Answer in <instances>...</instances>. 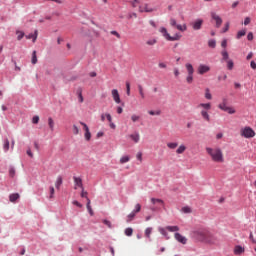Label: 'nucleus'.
<instances>
[{
    "label": "nucleus",
    "mask_w": 256,
    "mask_h": 256,
    "mask_svg": "<svg viewBox=\"0 0 256 256\" xmlns=\"http://www.w3.org/2000/svg\"><path fill=\"white\" fill-rule=\"evenodd\" d=\"M234 66H235V64L233 63V60L227 61V69H229V71H232Z\"/></svg>",
    "instance_id": "nucleus-37"
},
{
    "label": "nucleus",
    "mask_w": 256,
    "mask_h": 256,
    "mask_svg": "<svg viewBox=\"0 0 256 256\" xmlns=\"http://www.w3.org/2000/svg\"><path fill=\"white\" fill-rule=\"evenodd\" d=\"M170 25L171 27H175L178 31H181L184 33V31H187V24H177V20L175 18L170 19Z\"/></svg>",
    "instance_id": "nucleus-6"
},
{
    "label": "nucleus",
    "mask_w": 256,
    "mask_h": 256,
    "mask_svg": "<svg viewBox=\"0 0 256 256\" xmlns=\"http://www.w3.org/2000/svg\"><path fill=\"white\" fill-rule=\"evenodd\" d=\"M146 45L149 47H153V45H157V39H149L146 41Z\"/></svg>",
    "instance_id": "nucleus-33"
},
{
    "label": "nucleus",
    "mask_w": 256,
    "mask_h": 256,
    "mask_svg": "<svg viewBox=\"0 0 256 256\" xmlns=\"http://www.w3.org/2000/svg\"><path fill=\"white\" fill-rule=\"evenodd\" d=\"M153 233V228L152 227H148L145 229L144 235L146 237V239H151V234Z\"/></svg>",
    "instance_id": "nucleus-23"
},
{
    "label": "nucleus",
    "mask_w": 256,
    "mask_h": 256,
    "mask_svg": "<svg viewBox=\"0 0 256 256\" xmlns=\"http://www.w3.org/2000/svg\"><path fill=\"white\" fill-rule=\"evenodd\" d=\"M174 237L178 243H181L182 245H187V238L180 233H175Z\"/></svg>",
    "instance_id": "nucleus-11"
},
{
    "label": "nucleus",
    "mask_w": 256,
    "mask_h": 256,
    "mask_svg": "<svg viewBox=\"0 0 256 256\" xmlns=\"http://www.w3.org/2000/svg\"><path fill=\"white\" fill-rule=\"evenodd\" d=\"M74 183H75V189H77V187H80V189H83V180L79 177H74Z\"/></svg>",
    "instance_id": "nucleus-17"
},
{
    "label": "nucleus",
    "mask_w": 256,
    "mask_h": 256,
    "mask_svg": "<svg viewBox=\"0 0 256 256\" xmlns=\"http://www.w3.org/2000/svg\"><path fill=\"white\" fill-rule=\"evenodd\" d=\"M81 197L85 198L86 200L89 199V197H87V192L83 188L81 192Z\"/></svg>",
    "instance_id": "nucleus-60"
},
{
    "label": "nucleus",
    "mask_w": 256,
    "mask_h": 256,
    "mask_svg": "<svg viewBox=\"0 0 256 256\" xmlns=\"http://www.w3.org/2000/svg\"><path fill=\"white\" fill-rule=\"evenodd\" d=\"M138 93L140 95V99L142 101H144V99H145V89L143 88L142 85H138Z\"/></svg>",
    "instance_id": "nucleus-20"
},
{
    "label": "nucleus",
    "mask_w": 256,
    "mask_h": 256,
    "mask_svg": "<svg viewBox=\"0 0 256 256\" xmlns=\"http://www.w3.org/2000/svg\"><path fill=\"white\" fill-rule=\"evenodd\" d=\"M158 67H159L160 69H167V64H166L165 62H159V63H158Z\"/></svg>",
    "instance_id": "nucleus-52"
},
{
    "label": "nucleus",
    "mask_w": 256,
    "mask_h": 256,
    "mask_svg": "<svg viewBox=\"0 0 256 256\" xmlns=\"http://www.w3.org/2000/svg\"><path fill=\"white\" fill-rule=\"evenodd\" d=\"M19 199V193H14L9 196V200L11 203H15Z\"/></svg>",
    "instance_id": "nucleus-27"
},
{
    "label": "nucleus",
    "mask_w": 256,
    "mask_h": 256,
    "mask_svg": "<svg viewBox=\"0 0 256 256\" xmlns=\"http://www.w3.org/2000/svg\"><path fill=\"white\" fill-rule=\"evenodd\" d=\"M141 211V204H136L135 210H133L134 213H139Z\"/></svg>",
    "instance_id": "nucleus-53"
},
{
    "label": "nucleus",
    "mask_w": 256,
    "mask_h": 256,
    "mask_svg": "<svg viewBox=\"0 0 256 256\" xmlns=\"http://www.w3.org/2000/svg\"><path fill=\"white\" fill-rule=\"evenodd\" d=\"M9 175H10V177H15V168L9 169Z\"/></svg>",
    "instance_id": "nucleus-58"
},
{
    "label": "nucleus",
    "mask_w": 256,
    "mask_h": 256,
    "mask_svg": "<svg viewBox=\"0 0 256 256\" xmlns=\"http://www.w3.org/2000/svg\"><path fill=\"white\" fill-rule=\"evenodd\" d=\"M125 235L127 237H131V235H133V228H126L125 229Z\"/></svg>",
    "instance_id": "nucleus-39"
},
{
    "label": "nucleus",
    "mask_w": 256,
    "mask_h": 256,
    "mask_svg": "<svg viewBox=\"0 0 256 256\" xmlns=\"http://www.w3.org/2000/svg\"><path fill=\"white\" fill-rule=\"evenodd\" d=\"M197 109H201L200 115L204 121H211V116L209 115V111H211V103H200L197 105Z\"/></svg>",
    "instance_id": "nucleus-3"
},
{
    "label": "nucleus",
    "mask_w": 256,
    "mask_h": 256,
    "mask_svg": "<svg viewBox=\"0 0 256 256\" xmlns=\"http://www.w3.org/2000/svg\"><path fill=\"white\" fill-rule=\"evenodd\" d=\"M247 34V30H240L238 31L237 35H236V39H241V37H245V35Z\"/></svg>",
    "instance_id": "nucleus-30"
},
{
    "label": "nucleus",
    "mask_w": 256,
    "mask_h": 256,
    "mask_svg": "<svg viewBox=\"0 0 256 256\" xmlns=\"http://www.w3.org/2000/svg\"><path fill=\"white\" fill-rule=\"evenodd\" d=\"M186 82L188 84H191L193 83V74H188L187 77H186Z\"/></svg>",
    "instance_id": "nucleus-44"
},
{
    "label": "nucleus",
    "mask_w": 256,
    "mask_h": 256,
    "mask_svg": "<svg viewBox=\"0 0 256 256\" xmlns=\"http://www.w3.org/2000/svg\"><path fill=\"white\" fill-rule=\"evenodd\" d=\"M16 35H17V40L21 41V39L25 37V32L17 30Z\"/></svg>",
    "instance_id": "nucleus-32"
},
{
    "label": "nucleus",
    "mask_w": 256,
    "mask_h": 256,
    "mask_svg": "<svg viewBox=\"0 0 256 256\" xmlns=\"http://www.w3.org/2000/svg\"><path fill=\"white\" fill-rule=\"evenodd\" d=\"M72 131L74 135H79V127H77V125H73Z\"/></svg>",
    "instance_id": "nucleus-47"
},
{
    "label": "nucleus",
    "mask_w": 256,
    "mask_h": 256,
    "mask_svg": "<svg viewBox=\"0 0 256 256\" xmlns=\"http://www.w3.org/2000/svg\"><path fill=\"white\" fill-rule=\"evenodd\" d=\"M76 207H79L80 209H81V207H83V204H81L79 201H77V200H74L73 202H72Z\"/></svg>",
    "instance_id": "nucleus-57"
},
{
    "label": "nucleus",
    "mask_w": 256,
    "mask_h": 256,
    "mask_svg": "<svg viewBox=\"0 0 256 256\" xmlns=\"http://www.w3.org/2000/svg\"><path fill=\"white\" fill-rule=\"evenodd\" d=\"M249 23H251V18L250 17H246L244 19V25H249Z\"/></svg>",
    "instance_id": "nucleus-62"
},
{
    "label": "nucleus",
    "mask_w": 256,
    "mask_h": 256,
    "mask_svg": "<svg viewBox=\"0 0 256 256\" xmlns=\"http://www.w3.org/2000/svg\"><path fill=\"white\" fill-rule=\"evenodd\" d=\"M129 139L133 141V143H139L141 141V134L139 132L135 131L134 133L129 135Z\"/></svg>",
    "instance_id": "nucleus-12"
},
{
    "label": "nucleus",
    "mask_w": 256,
    "mask_h": 256,
    "mask_svg": "<svg viewBox=\"0 0 256 256\" xmlns=\"http://www.w3.org/2000/svg\"><path fill=\"white\" fill-rule=\"evenodd\" d=\"M209 71H211V67L205 64H200L197 69L198 75H205V73H209Z\"/></svg>",
    "instance_id": "nucleus-7"
},
{
    "label": "nucleus",
    "mask_w": 256,
    "mask_h": 256,
    "mask_svg": "<svg viewBox=\"0 0 256 256\" xmlns=\"http://www.w3.org/2000/svg\"><path fill=\"white\" fill-rule=\"evenodd\" d=\"M247 39H248V41H253V33H248V35H247Z\"/></svg>",
    "instance_id": "nucleus-64"
},
{
    "label": "nucleus",
    "mask_w": 256,
    "mask_h": 256,
    "mask_svg": "<svg viewBox=\"0 0 256 256\" xmlns=\"http://www.w3.org/2000/svg\"><path fill=\"white\" fill-rule=\"evenodd\" d=\"M185 68H186V71H187L188 75H194V73H195V68H193V64H191V63H186V64H185Z\"/></svg>",
    "instance_id": "nucleus-15"
},
{
    "label": "nucleus",
    "mask_w": 256,
    "mask_h": 256,
    "mask_svg": "<svg viewBox=\"0 0 256 256\" xmlns=\"http://www.w3.org/2000/svg\"><path fill=\"white\" fill-rule=\"evenodd\" d=\"M242 253H245V248L240 245L235 246L234 255H242Z\"/></svg>",
    "instance_id": "nucleus-19"
},
{
    "label": "nucleus",
    "mask_w": 256,
    "mask_h": 256,
    "mask_svg": "<svg viewBox=\"0 0 256 256\" xmlns=\"http://www.w3.org/2000/svg\"><path fill=\"white\" fill-rule=\"evenodd\" d=\"M32 123H34V125H37V123H39V116H34L32 119Z\"/></svg>",
    "instance_id": "nucleus-59"
},
{
    "label": "nucleus",
    "mask_w": 256,
    "mask_h": 256,
    "mask_svg": "<svg viewBox=\"0 0 256 256\" xmlns=\"http://www.w3.org/2000/svg\"><path fill=\"white\" fill-rule=\"evenodd\" d=\"M49 189H50V196H49V198L53 199V197H55V188L53 186H50Z\"/></svg>",
    "instance_id": "nucleus-42"
},
{
    "label": "nucleus",
    "mask_w": 256,
    "mask_h": 256,
    "mask_svg": "<svg viewBox=\"0 0 256 256\" xmlns=\"http://www.w3.org/2000/svg\"><path fill=\"white\" fill-rule=\"evenodd\" d=\"M80 125H82L85 133L89 132V126H87V124H85L84 122H80Z\"/></svg>",
    "instance_id": "nucleus-50"
},
{
    "label": "nucleus",
    "mask_w": 256,
    "mask_h": 256,
    "mask_svg": "<svg viewBox=\"0 0 256 256\" xmlns=\"http://www.w3.org/2000/svg\"><path fill=\"white\" fill-rule=\"evenodd\" d=\"M205 98L208 100L213 99V96L211 95V92L208 88L205 90Z\"/></svg>",
    "instance_id": "nucleus-36"
},
{
    "label": "nucleus",
    "mask_w": 256,
    "mask_h": 256,
    "mask_svg": "<svg viewBox=\"0 0 256 256\" xmlns=\"http://www.w3.org/2000/svg\"><path fill=\"white\" fill-rule=\"evenodd\" d=\"M135 215H136V213L132 211V212L127 216V217H128L127 223H130V221H133V219H135Z\"/></svg>",
    "instance_id": "nucleus-38"
},
{
    "label": "nucleus",
    "mask_w": 256,
    "mask_h": 256,
    "mask_svg": "<svg viewBox=\"0 0 256 256\" xmlns=\"http://www.w3.org/2000/svg\"><path fill=\"white\" fill-rule=\"evenodd\" d=\"M87 209H88V213H90L91 217H93L94 212H93V208H91V200L89 198H87V205H86Z\"/></svg>",
    "instance_id": "nucleus-25"
},
{
    "label": "nucleus",
    "mask_w": 256,
    "mask_h": 256,
    "mask_svg": "<svg viewBox=\"0 0 256 256\" xmlns=\"http://www.w3.org/2000/svg\"><path fill=\"white\" fill-rule=\"evenodd\" d=\"M61 185H63V178L61 176H58L55 182L56 189H60Z\"/></svg>",
    "instance_id": "nucleus-24"
},
{
    "label": "nucleus",
    "mask_w": 256,
    "mask_h": 256,
    "mask_svg": "<svg viewBox=\"0 0 256 256\" xmlns=\"http://www.w3.org/2000/svg\"><path fill=\"white\" fill-rule=\"evenodd\" d=\"M240 135L241 137H245V139H251L255 137V131L253 128L246 126L240 129Z\"/></svg>",
    "instance_id": "nucleus-5"
},
{
    "label": "nucleus",
    "mask_w": 256,
    "mask_h": 256,
    "mask_svg": "<svg viewBox=\"0 0 256 256\" xmlns=\"http://www.w3.org/2000/svg\"><path fill=\"white\" fill-rule=\"evenodd\" d=\"M136 159H137L138 161H140V163H142V162H143V153L138 152V153L136 154Z\"/></svg>",
    "instance_id": "nucleus-45"
},
{
    "label": "nucleus",
    "mask_w": 256,
    "mask_h": 256,
    "mask_svg": "<svg viewBox=\"0 0 256 256\" xmlns=\"http://www.w3.org/2000/svg\"><path fill=\"white\" fill-rule=\"evenodd\" d=\"M139 119H141V117H140V116H137L136 114H133V115L131 116V121H132L133 123H137V121H139Z\"/></svg>",
    "instance_id": "nucleus-41"
},
{
    "label": "nucleus",
    "mask_w": 256,
    "mask_h": 256,
    "mask_svg": "<svg viewBox=\"0 0 256 256\" xmlns=\"http://www.w3.org/2000/svg\"><path fill=\"white\" fill-rule=\"evenodd\" d=\"M32 65H37V51L32 52V59H31Z\"/></svg>",
    "instance_id": "nucleus-28"
},
{
    "label": "nucleus",
    "mask_w": 256,
    "mask_h": 256,
    "mask_svg": "<svg viewBox=\"0 0 256 256\" xmlns=\"http://www.w3.org/2000/svg\"><path fill=\"white\" fill-rule=\"evenodd\" d=\"M211 17L214 21H216V27L219 29L221 25L223 24V19L220 18L219 15H217L215 12L211 13Z\"/></svg>",
    "instance_id": "nucleus-10"
},
{
    "label": "nucleus",
    "mask_w": 256,
    "mask_h": 256,
    "mask_svg": "<svg viewBox=\"0 0 256 256\" xmlns=\"http://www.w3.org/2000/svg\"><path fill=\"white\" fill-rule=\"evenodd\" d=\"M106 119L109 123L113 122V117H111V114L106 113Z\"/></svg>",
    "instance_id": "nucleus-61"
},
{
    "label": "nucleus",
    "mask_w": 256,
    "mask_h": 256,
    "mask_svg": "<svg viewBox=\"0 0 256 256\" xmlns=\"http://www.w3.org/2000/svg\"><path fill=\"white\" fill-rule=\"evenodd\" d=\"M111 95H112V99L115 103H117V105H119V103H121V96L119 95V90L117 89H112L111 90Z\"/></svg>",
    "instance_id": "nucleus-9"
},
{
    "label": "nucleus",
    "mask_w": 256,
    "mask_h": 256,
    "mask_svg": "<svg viewBox=\"0 0 256 256\" xmlns=\"http://www.w3.org/2000/svg\"><path fill=\"white\" fill-rule=\"evenodd\" d=\"M192 237L200 243H206L207 245H215L217 243V237L207 229L200 228L192 233Z\"/></svg>",
    "instance_id": "nucleus-1"
},
{
    "label": "nucleus",
    "mask_w": 256,
    "mask_h": 256,
    "mask_svg": "<svg viewBox=\"0 0 256 256\" xmlns=\"http://www.w3.org/2000/svg\"><path fill=\"white\" fill-rule=\"evenodd\" d=\"M229 31V22L225 24V28L223 29V33H227Z\"/></svg>",
    "instance_id": "nucleus-63"
},
{
    "label": "nucleus",
    "mask_w": 256,
    "mask_h": 256,
    "mask_svg": "<svg viewBox=\"0 0 256 256\" xmlns=\"http://www.w3.org/2000/svg\"><path fill=\"white\" fill-rule=\"evenodd\" d=\"M187 151V146L185 144H181L177 149H176V155H183Z\"/></svg>",
    "instance_id": "nucleus-18"
},
{
    "label": "nucleus",
    "mask_w": 256,
    "mask_h": 256,
    "mask_svg": "<svg viewBox=\"0 0 256 256\" xmlns=\"http://www.w3.org/2000/svg\"><path fill=\"white\" fill-rule=\"evenodd\" d=\"M218 108H220L221 111H225L229 115H235L236 113L235 108L228 105L227 98L222 99V102L218 105Z\"/></svg>",
    "instance_id": "nucleus-4"
},
{
    "label": "nucleus",
    "mask_w": 256,
    "mask_h": 256,
    "mask_svg": "<svg viewBox=\"0 0 256 256\" xmlns=\"http://www.w3.org/2000/svg\"><path fill=\"white\" fill-rule=\"evenodd\" d=\"M85 139H86V141H91V132L90 131L85 132Z\"/></svg>",
    "instance_id": "nucleus-54"
},
{
    "label": "nucleus",
    "mask_w": 256,
    "mask_h": 256,
    "mask_svg": "<svg viewBox=\"0 0 256 256\" xmlns=\"http://www.w3.org/2000/svg\"><path fill=\"white\" fill-rule=\"evenodd\" d=\"M206 153L214 163H224L225 157L223 156V150L221 148H206Z\"/></svg>",
    "instance_id": "nucleus-2"
},
{
    "label": "nucleus",
    "mask_w": 256,
    "mask_h": 256,
    "mask_svg": "<svg viewBox=\"0 0 256 256\" xmlns=\"http://www.w3.org/2000/svg\"><path fill=\"white\" fill-rule=\"evenodd\" d=\"M110 33H111V35H114L115 37H117V39H121V34H119V32L113 30Z\"/></svg>",
    "instance_id": "nucleus-51"
},
{
    "label": "nucleus",
    "mask_w": 256,
    "mask_h": 256,
    "mask_svg": "<svg viewBox=\"0 0 256 256\" xmlns=\"http://www.w3.org/2000/svg\"><path fill=\"white\" fill-rule=\"evenodd\" d=\"M181 212L185 214H189V213H193V210L189 206H184L182 207Z\"/></svg>",
    "instance_id": "nucleus-29"
},
{
    "label": "nucleus",
    "mask_w": 256,
    "mask_h": 256,
    "mask_svg": "<svg viewBox=\"0 0 256 256\" xmlns=\"http://www.w3.org/2000/svg\"><path fill=\"white\" fill-rule=\"evenodd\" d=\"M126 93L129 97V95H131V83L126 82Z\"/></svg>",
    "instance_id": "nucleus-40"
},
{
    "label": "nucleus",
    "mask_w": 256,
    "mask_h": 256,
    "mask_svg": "<svg viewBox=\"0 0 256 256\" xmlns=\"http://www.w3.org/2000/svg\"><path fill=\"white\" fill-rule=\"evenodd\" d=\"M39 36V31L35 30L34 33L26 35V39H32L33 43L37 41V37Z\"/></svg>",
    "instance_id": "nucleus-16"
},
{
    "label": "nucleus",
    "mask_w": 256,
    "mask_h": 256,
    "mask_svg": "<svg viewBox=\"0 0 256 256\" xmlns=\"http://www.w3.org/2000/svg\"><path fill=\"white\" fill-rule=\"evenodd\" d=\"M171 39L172 40H169V41H179V39H181V35L176 34L175 36H171Z\"/></svg>",
    "instance_id": "nucleus-49"
},
{
    "label": "nucleus",
    "mask_w": 256,
    "mask_h": 256,
    "mask_svg": "<svg viewBox=\"0 0 256 256\" xmlns=\"http://www.w3.org/2000/svg\"><path fill=\"white\" fill-rule=\"evenodd\" d=\"M151 203H153V205H155L156 203H159L160 205L165 204V202L162 199H159V198H151Z\"/></svg>",
    "instance_id": "nucleus-31"
},
{
    "label": "nucleus",
    "mask_w": 256,
    "mask_h": 256,
    "mask_svg": "<svg viewBox=\"0 0 256 256\" xmlns=\"http://www.w3.org/2000/svg\"><path fill=\"white\" fill-rule=\"evenodd\" d=\"M3 149L5 152L9 151V140L4 141Z\"/></svg>",
    "instance_id": "nucleus-43"
},
{
    "label": "nucleus",
    "mask_w": 256,
    "mask_h": 256,
    "mask_svg": "<svg viewBox=\"0 0 256 256\" xmlns=\"http://www.w3.org/2000/svg\"><path fill=\"white\" fill-rule=\"evenodd\" d=\"M190 25L194 31H199L203 27V19H197L194 22H192Z\"/></svg>",
    "instance_id": "nucleus-8"
},
{
    "label": "nucleus",
    "mask_w": 256,
    "mask_h": 256,
    "mask_svg": "<svg viewBox=\"0 0 256 256\" xmlns=\"http://www.w3.org/2000/svg\"><path fill=\"white\" fill-rule=\"evenodd\" d=\"M48 127L50 131H55V121L51 117L48 118Z\"/></svg>",
    "instance_id": "nucleus-22"
},
{
    "label": "nucleus",
    "mask_w": 256,
    "mask_h": 256,
    "mask_svg": "<svg viewBox=\"0 0 256 256\" xmlns=\"http://www.w3.org/2000/svg\"><path fill=\"white\" fill-rule=\"evenodd\" d=\"M159 32L163 35V37H164L167 41L173 40V38H171V35H170L169 32L167 31V28L161 27V28L159 29Z\"/></svg>",
    "instance_id": "nucleus-14"
},
{
    "label": "nucleus",
    "mask_w": 256,
    "mask_h": 256,
    "mask_svg": "<svg viewBox=\"0 0 256 256\" xmlns=\"http://www.w3.org/2000/svg\"><path fill=\"white\" fill-rule=\"evenodd\" d=\"M222 57L224 61H227V59H229V53H227V50L222 51Z\"/></svg>",
    "instance_id": "nucleus-46"
},
{
    "label": "nucleus",
    "mask_w": 256,
    "mask_h": 256,
    "mask_svg": "<svg viewBox=\"0 0 256 256\" xmlns=\"http://www.w3.org/2000/svg\"><path fill=\"white\" fill-rule=\"evenodd\" d=\"M131 161V157L129 155L122 156L120 158V165H125V163H129Z\"/></svg>",
    "instance_id": "nucleus-21"
},
{
    "label": "nucleus",
    "mask_w": 256,
    "mask_h": 256,
    "mask_svg": "<svg viewBox=\"0 0 256 256\" xmlns=\"http://www.w3.org/2000/svg\"><path fill=\"white\" fill-rule=\"evenodd\" d=\"M149 115H161V110H157V111H153V110H150L148 111Z\"/></svg>",
    "instance_id": "nucleus-48"
},
{
    "label": "nucleus",
    "mask_w": 256,
    "mask_h": 256,
    "mask_svg": "<svg viewBox=\"0 0 256 256\" xmlns=\"http://www.w3.org/2000/svg\"><path fill=\"white\" fill-rule=\"evenodd\" d=\"M103 223H104V225H106V227H108L109 229H111V227H113V226L111 225V221H109V220H103Z\"/></svg>",
    "instance_id": "nucleus-55"
},
{
    "label": "nucleus",
    "mask_w": 256,
    "mask_h": 256,
    "mask_svg": "<svg viewBox=\"0 0 256 256\" xmlns=\"http://www.w3.org/2000/svg\"><path fill=\"white\" fill-rule=\"evenodd\" d=\"M140 13H153V8L149 7V4L139 6Z\"/></svg>",
    "instance_id": "nucleus-13"
},
{
    "label": "nucleus",
    "mask_w": 256,
    "mask_h": 256,
    "mask_svg": "<svg viewBox=\"0 0 256 256\" xmlns=\"http://www.w3.org/2000/svg\"><path fill=\"white\" fill-rule=\"evenodd\" d=\"M208 46L211 47V49H215V47H217V42L215 40H209Z\"/></svg>",
    "instance_id": "nucleus-35"
},
{
    "label": "nucleus",
    "mask_w": 256,
    "mask_h": 256,
    "mask_svg": "<svg viewBox=\"0 0 256 256\" xmlns=\"http://www.w3.org/2000/svg\"><path fill=\"white\" fill-rule=\"evenodd\" d=\"M167 231H170L171 233H175L176 231H179L178 226H167Z\"/></svg>",
    "instance_id": "nucleus-34"
},
{
    "label": "nucleus",
    "mask_w": 256,
    "mask_h": 256,
    "mask_svg": "<svg viewBox=\"0 0 256 256\" xmlns=\"http://www.w3.org/2000/svg\"><path fill=\"white\" fill-rule=\"evenodd\" d=\"M166 145H167L168 149H171V150L179 147V143H177V142H168Z\"/></svg>",
    "instance_id": "nucleus-26"
},
{
    "label": "nucleus",
    "mask_w": 256,
    "mask_h": 256,
    "mask_svg": "<svg viewBox=\"0 0 256 256\" xmlns=\"http://www.w3.org/2000/svg\"><path fill=\"white\" fill-rule=\"evenodd\" d=\"M159 233H161V235H164V237H166L167 230H165V228H159Z\"/></svg>",
    "instance_id": "nucleus-56"
}]
</instances>
